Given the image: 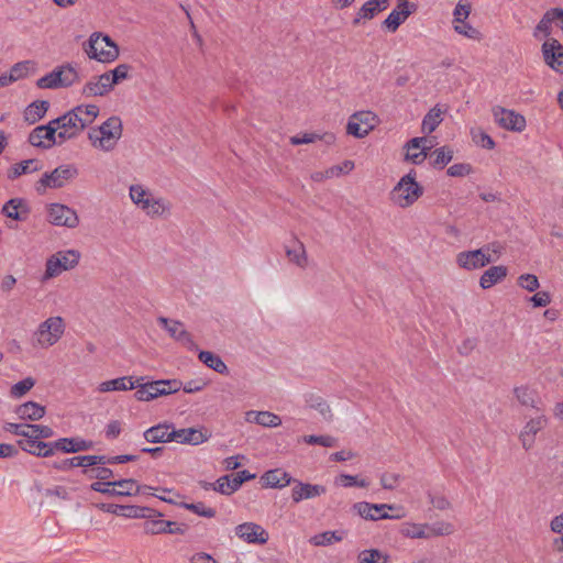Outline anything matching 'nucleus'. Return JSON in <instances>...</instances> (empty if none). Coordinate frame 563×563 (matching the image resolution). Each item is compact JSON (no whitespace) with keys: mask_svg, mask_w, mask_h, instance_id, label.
<instances>
[{"mask_svg":"<svg viewBox=\"0 0 563 563\" xmlns=\"http://www.w3.org/2000/svg\"><path fill=\"white\" fill-rule=\"evenodd\" d=\"M48 107L49 103L45 100L35 101L31 103L24 112L25 120L30 123H35L45 115V113L48 110Z\"/></svg>","mask_w":563,"mask_h":563,"instance_id":"nucleus-46","label":"nucleus"},{"mask_svg":"<svg viewBox=\"0 0 563 563\" xmlns=\"http://www.w3.org/2000/svg\"><path fill=\"white\" fill-rule=\"evenodd\" d=\"M135 383H133V377H119L111 380L102 382L99 385V391L108 393L115 390H130L134 389Z\"/></svg>","mask_w":563,"mask_h":563,"instance_id":"nucleus-44","label":"nucleus"},{"mask_svg":"<svg viewBox=\"0 0 563 563\" xmlns=\"http://www.w3.org/2000/svg\"><path fill=\"white\" fill-rule=\"evenodd\" d=\"M548 424V419L544 416H538L536 418H531L523 426L519 433V440L525 450H530L533 448L536 442V435L538 432L543 430Z\"/></svg>","mask_w":563,"mask_h":563,"instance_id":"nucleus-19","label":"nucleus"},{"mask_svg":"<svg viewBox=\"0 0 563 563\" xmlns=\"http://www.w3.org/2000/svg\"><path fill=\"white\" fill-rule=\"evenodd\" d=\"M472 11L471 3L460 0L453 11V23H460L467 20Z\"/></svg>","mask_w":563,"mask_h":563,"instance_id":"nucleus-57","label":"nucleus"},{"mask_svg":"<svg viewBox=\"0 0 563 563\" xmlns=\"http://www.w3.org/2000/svg\"><path fill=\"white\" fill-rule=\"evenodd\" d=\"M80 260V253L76 250L59 251L46 261L44 280L59 276L63 272L76 267Z\"/></svg>","mask_w":563,"mask_h":563,"instance_id":"nucleus-6","label":"nucleus"},{"mask_svg":"<svg viewBox=\"0 0 563 563\" xmlns=\"http://www.w3.org/2000/svg\"><path fill=\"white\" fill-rule=\"evenodd\" d=\"M518 285L528 290V291H534L539 288V279L533 274H522L518 277L517 280Z\"/></svg>","mask_w":563,"mask_h":563,"instance_id":"nucleus-62","label":"nucleus"},{"mask_svg":"<svg viewBox=\"0 0 563 563\" xmlns=\"http://www.w3.org/2000/svg\"><path fill=\"white\" fill-rule=\"evenodd\" d=\"M200 362H202L209 368L216 371L219 374H229V368L221 357L209 351H201L198 355Z\"/></svg>","mask_w":563,"mask_h":563,"instance_id":"nucleus-42","label":"nucleus"},{"mask_svg":"<svg viewBox=\"0 0 563 563\" xmlns=\"http://www.w3.org/2000/svg\"><path fill=\"white\" fill-rule=\"evenodd\" d=\"M122 121L119 117H110L100 126L92 128L88 137L95 148L112 151L122 136Z\"/></svg>","mask_w":563,"mask_h":563,"instance_id":"nucleus-1","label":"nucleus"},{"mask_svg":"<svg viewBox=\"0 0 563 563\" xmlns=\"http://www.w3.org/2000/svg\"><path fill=\"white\" fill-rule=\"evenodd\" d=\"M500 253L501 247L498 243H489L477 250L460 252L456 255V263L466 271L479 269L496 262Z\"/></svg>","mask_w":563,"mask_h":563,"instance_id":"nucleus-2","label":"nucleus"},{"mask_svg":"<svg viewBox=\"0 0 563 563\" xmlns=\"http://www.w3.org/2000/svg\"><path fill=\"white\" fill-rule=\"evenodd\" d=\"M168 424H157L148 428L144 432V438L147 442L152 443H161V442H170L174 441L172 438V431H169Z\"/></svg>","mask_w":563,"mask_h":563,"instance_id":"nucleus-38","label":"nucleus"},{"mask_svg":"<svg viewBox=\"0 0 563 563\" xmlns=\"http://www.w3.org/2000/svg\"><path fill=\"white\" fill-rule=\"evenodd\" d=\"M120 515L128 518L150 519L157 516L156 509L144 506H121Z\"/></svg>","mask_w":563,"mask_h":563,"instance_id":"nucleus-45","label":"nucleus"},{"mask_svg":"<svg viewBox=\"0 0 563 563\" xmlns=\"http://www.w3.org/2000/svg\"><path fill=\"white\" fill-rule=\"evenodd\" d=\"M3 429L14 435L24 439H48L54 435V430L48 426L7 422Z\"/></svg>","mask_w":563,"mask_h":563,"instance_id":"nucleus-11","label":"nucleus"},{"mask_svg":"<svg viewBox=\"0 0 563 563\" xmlns=\"http://www.w3.org/2000/svg\"><path fill=\"white\" fill-rule=\"evenodd\" d=\"M542 54L545 64L563 74V45L555 38H549L542 44Z\"/></svg>","mask_w":563,"mask_h":563,"instance_id":"nucleus-16","label":"nucleus"},{"mask_svg":"<svg viewBox=\"0 0 563 563\" xmlns=\"http://www.w3.org/2000/svg\"><path fill=\"white\" fill-rule=\"evenodd\" d=\"M345 534L346 532L343 530L324 531L311 537L309 542L314 547H327L342 541Z\"/></svg>","mask_w":563,"mask_h":563,"instance_id":"nucleus-41","label":"nucleus"},{"mask_svg":"<svg viewBox=\"0 0 563 563\" xmlns=\"http://www.w3.org/2000/svg\"><path fill=\"white\" fill-rule=\"evenodd\" d=\"M86 53L90 58L98 62L110 63L118 58L119 48L108 35L93 33L89 38Z\"/></svg>","mask_w":563,"mask_h":563,"instance_id":"nucleus-5","label":"nucleus"},{"mask_svg":"<svg viewBox=\"0 0 563 563\" xmlns=\"http://www.w3.org/2000/svg\"><path fill=\"white\" fill-rule=\"evenodd\" d=\"M306 404L309 408L317 410L324 420L331 421L333 415L329 404L318 394L309 393L305 397Z\"/></svg>","mask_w":563,"mask_h":563,"instance_id":"nucleus-37","label":"nucleus"},{"mask_svg":"<svg viewBox=\"0 0 563 563\" xmlns=\"http://www.w3.org/2000/svg\"><path fill=\"white\" fill-rule=\"evenodd\" d=\"M388 5L389 0H369L365 2L356 13V16L353 20V24H360L362 19H373L378 12L387 9Z\"/></svg>","mask_w":563,"mask_h":563,"instance_id":"nucleus-29","label":"nucleus"},{"mask_svg":"<svg viewBox=\"0 0 563 563\" xmlns=\"http://www.w3.org/2000/svg\"><path fill=\"white\" fill-rule=\"evenodd\" d=\"M48 222L57 227L74 229L79 224L77 212L63 203H51L47 208Z\"/></svg>","mask_w":563,"mask_h":563,"instance_id":"nucleus-9","label":"nucleus"},{"mask_svg":"<svg viewBox=\"0 0 563 563\" xmlns=\"http://www.w3.org/2000/svg\"><path fill=\"white\" fill-rule=\"evenodd\" d=\"M52 445L54 448V452L62 451L63 453H77L90 450L93 443L92 441L80 438H60L52 442Z\"/></svg>","mask_w":563,"mask_h":563,"instance_id":"nucleus-24","label":"nucleus"},{"mask_svg":"<svg viewBox=\"0 0 563 563\" xmlns=\"http://www.w3.org/2000/svg\"><path fill=\"white\" fill-rule=\"evenodd\" d=\"M65 332L62 317H49L37 327L33 333L34 346L48 349L56 344Z\"/></svg>","mask_w":563,"mask_h":563,"instance_id":"nucleus-4","label":"nucleus"},{"mask_svg":"<svg viewBox=\"0 0 563 563\" xmlns=\"http://www.w3.org/2000/svg\"><path fill=\"white\" fill-rule=\"evenodd\" d=\"M144 384L152 399H155L159 396L174 394L181 388V383L177 379L155 380Z\"/></svg>","mask_w":563,"mask_h":563,"instance_id":"nucleus-25","label":"nucleus"},{"mask_svg":"<svg viewBox=\"0 0 563 563\" xmlns=\"http://www.w3.org/2000/svg\"><path fill=\"white\" fill-rule=\"evenodd\" d=\"M423 195V187L416 181V172L411 169L402 176L390 192L391 201L400 207L412 206Z\"/></svg>","mask_w":563,"mask_h":563,"instance_id":"nucleus-3","label":"nucleus"},{"mask_svg":"<svg viewBox=\"0 0 563 563\" xmlns=\"http://www.w3.org/2000/svg\"><path fill=\"white\" fill-rule=\"evenodd\" d=\"M91 490L101 493L107 496L117 497V488H114L113 482H93L90 485Z\"/></svg>","mask_w":563,"mask_h":563,"instance_id":"nucleus-64","label":"nucleus"},{"mask_svg":"<svg viewBox=\"0 0 563 563\" xmlns=\"http://www.w3.org/2000/svg\"><path fill=\"white\" fill-rule=\"evenodd\" d=\"M71 111L82 130L89 126L99 114V108L96 104L77 106Z\"/></svg>","mask_w":563,"mask_h":563,"instance_id":"nucleus-36","label":"nucleus"},{"mask_svg":"<svg viewBox=\"0 0 563 563\" xmlns=\"http://www.w3.org/2000/svg\"><path fill=\"white\" fill-rule=\"evenodd\" d=\"M157 323L168 332L170 338L186 347L192 349L196 346L191 334L185 329L183 322L166 317H158Z\"/></svg>","mask_w":563,"mask_h":563,"instance_id":"nucleus-15","label":"nucleus"},{"mask_svg":"<svg viewBox=\"0 0 563 563\" xmlns=\"http://www.w3.org/2000/svg\"><path fill=\"white\" fill-rule=\"evenodd\" d=\"M508 269L506 266L498 265L492 266L486 269L479 278V286L483 289H488L501 282L507 276Z\"/></svg>","mask_w":563,"mask_h":563,"instance_id":"nucleus-33","label":"nucleus"},{"mask_svg":"<svg viewBox=\"0 0 563 563\" xmlns=\"http://www.w3.org/2000/svg\"><path fill=\"white\" fill-rule=\"evenodd\" d=\"M335 484L342 485L344 487H368L369 482L367 479H358L357 476L349 475V474H341L338 477H335Z\"/></svg>","mask_w":563,"mask_h":563,"instance_id":"nucleus-55","label":"nucleus"},{"mask_svg":"<svg viewBox=\"0 0 563 563\" xmlns=\"http://www.w3.org/2000/svg\"><path fill=\"white\" fill-rule=\"evenodd\" d=\"M401 534L411 539H429L428 525L404 523L400 530Z\"/></svg>","mask_w":563,"mask_h":563,"instance_id":"nucleus-47","label":"nucleus"},{"mask_svg":"<svg viewBox=\"0 0 563 563\" xmlns=\"http://www.w3.org/2000/svg\"><path fill=\"white\" fill-rule=\"evenodd\" d=\"M113 85L110 80V75L104 73L89 80L82 88V95L86 97L104 96L111 91Z\"/></svg>","mask_w":563,"mask_h":563,"instance_id":"nucleus-22","label":"nucleus"},{"mask_svg":"<svg viewBox=\"0 0 563 563\" xmlns=\"http://www.w3.org/2000/svg\"><path fill=\"white\" fill-rule=\"evenodd\" d=\"M493 115L495 122L505 130L521 132L526 129L525 117L514 110L497 106L493 108Z\"/></svg>","mask_w":563,"mask_h":563,"instance_id":"nucleus-12","label":"nucleus"},{"mask_svg":"<svg viewBox=\"0 0 563 563\" xmlns=\"http://www.w3.org/2000/svg\"><path fill=\"white\" fill-rule=\"evenodd\" d=\"M514 391L521 405L536 407V393L532 389L521 386L516 387Z\"/></svg>","mask_w":563,"mask_h":563,"instance_id":"nucleus-54","label":"nucleus"},{"mask_svg":"<svg viewBox=\"0 0 563 563\" xmlns=\"http://www.w3.org/2000/svg\"><path fill=\"white\" fill-rule=\"evenodd\" d=\"M18 445L24 452L41 457H49L54 455L52 442H43L40 439H21Z\"/></svg>","mask_w":563,"mask_h":563,"instance_id":"nucleus-23","label":"nucleus"},{"mask_svg":"<svg viewBox=\"0 0 563 563\" xmlns=\"http://www.w3.org/2000/svg\"><path fill=\"white\" fill-rule=\"evenodd\" d=\"M303 441L307 444H319L325 448H332L336 444V439L331 435H305Z\"/></svg>","mask_w":563,"mask_h":563,"instance_id":"nucleus-58","label":"nucleus"},{"mask_svg":"<svg viewBox=\"0 0 563 563\" xmlns=\"http://www.w3.org/2000/svg\"><path fill=\"white\" fill-rule=\"evenodd\" d=\"M113 484L114 488H117V497L136 496L140 495V492H143L144 489H154L148 485H139L137 482L133 478L113 481Z\"/></svg>","mask_w":563,"mask_h":563,"instance_id":"nucleus-32","label":"nucleus"},{"mask_svg":"<svg viewBox=\"0 0 563 563\" xmlns=\"http://www.w3.org/2000/svg\"><path fill=\"white\" fill-rule=\"evenodd\" d=\"M246 419L263 427H278L282 424L280 417L269 411L251 410L246 413Z\"/></svg>","mask_w":563,"mask_h":563,"instance_id":"nucleus-40","label":"nucleus"},{"mask_svg":"<svg viewBox=\"0 0 563 563\" xmlns=\"http://www.w3.org/2000/svg\"><path fill=\"white\" fill-rule=\"evenodd\" d=\"M286 255L288 260L291 263H295L297 266L301 268H305L307 266V254L305 246L301 242H297L296 247L294 249L287 247Z\"/></svg>","mask_w":563,"mask_h":563,"instance_id":"nucleus-48","label":"nucleus"},{"mask_svg":"<svg viewBox=\"0 0 563 563\" xmlns=\"http://www.w3.org/2000/svg\"><path fill=\"white\" fill-rule=\"evenodd\" d=\"M441 110L433 108L431 109L422 120V132L423 133H432L439 124L442 122Z\"/></svg>","mask_w":563,"mask_h":563,"instance_id":"nucleus-49","label":"nucleus"},{"mask_svg":"<svg viewBox=\"0 0 563 563\" xmlns=\"http://www.w3.org/2000/svg\"><path fill=\"white\" fill-rule=\"evenodd\" d=\"M360 563H386V558L378 550H364L358 555Z\"/></svg>","mask_w":563,"mask_h":563,"instance_id":"nucleus-61","label":"nucleus"},{"mask_svg":"<svg viewBox=\"0 0 563 563\" xmlns=\"http://www.w3.org/2000/svg\"><path fill=\"white\" fill-rule=\"evenodd\" d=\"M172 438L177 443L198 445L206 442L210 438V433L202 429L187 428L172 430Z\"/></svg>","mask_w":563,"mask_h":563,"instance_id":"nucleus-21","label":"nucleus"},{"mask_svg":"<svg viewBox=\"0 0 563 563\" xmlns=\"http://www.w3.org/2000/svg\"><path fill=\"white\" fill-rule=\"evenodd\" d=\"M376 121L377 117L372 111L356 112L350 118L346 132L350 135L362 139L375 128Z\"/></svg>","mask_w":563,"mask_h":563,"instance_id":"nucleus-10","label":"nucleus"},{"mask_svg":"<svg viewBox=\"0 0 563 563\" xmlns=\"http://www.w3.org/2000/svg\"><path fill=\"white\" fill-rule=\"evenodd\" d=\"M59 88L70 87L79 80L77 70L69 64L56 67L51 71Z\"/></svg>","mask_w":563,"mask_h":563,"instance_id":"nucleus-30","label":"nucleus"},{"mask_svg":"<svg viewBox=\"0 0 563 563\" xmlns=\"http://www.w3.org/2000/svg\"><path fill=\"white\" fill-rule=\"evenodd\" d=\"M255 478V474H251L249 471L243 470L238 473L230 475L231 488L236 492L244 482Z\"/></svg>","mask_w":563,"mask_h":563,"instance_id":"nucleus-60","label":"nucleus"},{"mask_svg":"<svg viewBox=\"0 0 563 563\" xmlns=\"http://www.w3.org/2000/svg\"><path fill=\"white\" fill-rule=\"evenodd\" d=\"M131 66L128 64H120L114 69L107 71L110 75V80L112 85H117L120 81L129 78V71Z\"/></svg>","mask_w":563,"mask_h":563,"instance_id":"nucleus-59","label":"nucleus"},{"mask_svg":"<svg viewBox=\"0 0 563 563\" xmlns=\"http://www.w3.org/2000/svg\"><path fill=\"white\" fill-rule=\"evenodd\" d=\"M427 142L426 137H413L407 144L406 158L411 161L413 164H420L427 157V147H422V144Z\"/></svg>","mask_w":563,"mask_h":563,"instance_id":"nucleus-35","label":"nucleus"},{"mask_svg":"<svg viewBox=\"0 0 563 563\" xmlns=\"http://www.w3.org/2000/svg\"><path fill=\"white\" fill-rule=\"evenodd\" d=\"M41 168L36 159H25L11 166L7 175L9 179L13 180L24 174L37 172Z\"/></svg>","mask_w":563,"mask_h":563,"instance_id":"nucleus-43","label":"nucleus"},{"mask_svg":"<svg viewBox=\"0 0 563 563\" xmlns=\"http://www.w3.org/2000/svg\"><path fill=\"white\" fill-rule=\"evenodd\" d=\"M263 485L271 488H283L292 483L294 478L284 470H269L261 477Z\"/></svg>","mask_w":563,"mask_h":563,"instance_id":"nucleus-26","label":"nucleus"},{"mask_svg":"<svg viewBox=\"0 0 563 563\" xmlns=\"http://www.w3.org/2000/svg\"><path fill=\"white\" fill-rule=\"evenodd\" d=\"M453 29L457 34L463 35L467 38L481 40V32L476 27L467 23L466 20L460 23H453Z\"/></svg>","mask_w":563,"mask_h":563,"instance_id":"nucleus-53","label":"nucleus"},{"mask_svg":"<svg viewBox=\"0 0 563 563\" xmlns=\"http://www.w3.org/2000/svg\"><path fill=\"white\" fill-rule=\"evenodd\" d=\"M57 133L55 124L49 121L46 125L36 126L30 133L29 142L35 147L51 148L54 144L58 143L56 141Z\"/></svg>","mask_w":563,"mask_h":563,"instance_id":"nucleus-17","label":"nucleus"},{"mask_svg":"<svg viewBox=\"0 0 563 563\" xmlns=\"http://www.w3.org/2000/svg\"><path fill=\"white\" fill-rule=\"evenodd\" d=\"M235 536L246 543L265 544L268 539V532L258 523L244 522L235 527Z\"/></svg>","mask_w":563,"mask_h":563,"instance_id":"nucleus-14","label":"nucleus"},{"mask_svg":"<svg viewBox=\"0 0 563 563\" xmlns=\"http://www.w3.org/2000/svg\"><path fill=\"white\" fill-rule=\"evenodd\" d=\"M2 213L13 220L22 221L25 220L30 213V208L25 200L12 198L3 205Z\"/></svg>","mask_w":563,"mask_h":563,"instance_id":"nucleus-27","label":"nucleus"},{"mask_svg":"<svg viewBox=\"0 0 563 563\" xmlns=\"http://www.w3.org/2000/svg\"><path fill=\"white\" fill-rule=\"evenodd\" d=\"M417 4L409 1L400 2L388 16L384 20L383 25L390 32H396L397 29L407 20L409 15L415 13Z\"/></svg>","mask_w":563,"mask_h":563,"instance_id":"nucleus-18","label":"nucleus"},{"mask_svg":"<svg viewBox=\"0 0 563 563\" xmlns=\"http://www.w3.org/2000/svg\"><path fill=\"white\" fill-rule=\"evenodd\" d=\"M157 516L151 517L143 523V531L146 534L156 536L165 534L166 528L170 526V520H164L163 512L156 510Z\"/></svg>","mask_w":563,"mask_h":563,"instance_id":"nucleus-39","label":"nucleus"},{"mask_svg":"<svg viewBox=\"0 0 563 563\" xmlns=\"http://www.w3.org/2000/svg\"><path fill=\"white\" fill-rule=\"evenodd\" d=\"M202 487L205 489L212 488L216 492H219V493H221L223 495H231V494H233V490H232L231 484H230V475L221 476L213 484H211V483H203Z\"/></svg>","mask_w":563,"mask_h":563,"instance_id":"nucleus-52","label":"nucleus"},{"mask_svg":"<svg viewBox=\"0 0 563 563\" xmlns=\"http://www.w3.org/2000/svg\"><path fill=\"white\" fill-rule=\"evenodd\" d=\"M292 483H296V485L291 489V499L296 504L327 493V488L323 485L302 483L296 479Z\"/></svg>","mask_w":563,"mask_h":563,"instance_id":"nucleus-20","label":"nucleus"},{"mask_svg":"<svg viewBox=\"0 0 563 563\" xmlns=\"http://www.w3.org/2000/svg\"><path fill=\"white\" fill-rule=\"evenodd\" d=\"M432 165L435 168L442 169L453 158V152L446 146L439 147L431 154Z\"/></svg>","mask_w":563,"mask_h":563,"instance_id":"nucleus-50","label":"nucleus"},{"mask_svg":"<svg viewBox=\"0 0 563 563\" xmlns=\"http://www.w3.org/2000/svg\"><path fill=\"white\" fill-rule=\"evenodd\" d=\"M454 532V527L450 522H437L432 526L428 525V538L449 536Z\"/></svg>","mask_w":563,"mask_h":563,"instance_id":"nucleus-56","label":"nucleus"},{"mask_svg":"<svg viewBox=\"0 0 563 563\" xmlns=\"http://www.w3.org/2000/svg\"><path fill=\"white\" fill-rule=\"evenodd\" d=\"M158 499H161L162 501H165L167 504L177 505L181 508H185L187 510H190V511L197 514L198 516L206 517V518H213L217 514L216 509L206 507L205 504L201 501L191 503V504L184 503V501L178 503V501H176V499L167 498L165 496H158Z\"/></svg>","mask_w":563,"mask_h":563,"instance_id":"nucleus-34","label":"nucleus"},{"mask_svg":"<svg viewBox=\"0 0 563 563\" xmlns=\"http://www.w3.org/2000/svg\"><path fill=\"white\" fill-rule=\"evenodd\" d=\"M353 509L364 519L379 520V519H401L402 514L389 515L386 509H398L396 505L388 504H369L366 501H358L353 505Z\"/></svg>","mask_w":563,"mask_h":563,"instance_id":"nucleus-8","label":"nucleus"},{"mask_svg":"<svg viewBox=\"0 0 563 563\" xmlns=\"http://www.w3.org/2000/svg\"><path fill=\"white\" fill-rule=\"evenodd\" d=\"M52 123L55 124V128L58 132V144H62L67 140L76 137L80 132L84 131L80 124L77 122V118L71 110L66 112L62 117L52 120Z\"/></svg>","mask_w":563,"mask_h":563,"instance_id":"nucleus-13","label":"nucleus"},{"mask_svg":"<svg viewBox=\"0 0 563 563\" xmlns=\"http://www.w3.org/2000/svg\"><path fill=\"white\" fill-rule=\"evenodd\" d=\"M35 385V379L33 377H26L16 384H14L10 389V395L13 398H21L27 391H30Z\"/></svg>","mask_w":563,"mask_h":563,"instance_id":"nucleus-51","label":"nucleus"},{"mask_svg":"<svg viewBox=\"0 0 563 563\" xmlns=\"http://www.w3.org/2000/svg\"><path fill=\"white\" fill-rule=\"evenodd\" d=\"M77 169L70 165H62L51 173H45L35 184L36 191L42 195L47 188H62L77 176Z\"/></svg>","mask_w":563,"mask_h":563,"instance_id":"nucleus-7","label":"nucleus"},{"mask_svg":"<svg viewBox=\"0 0 563 563\" xmlns=\"http://www.w3.org/2000/svg\"><path fill=\"white\" fill-rule=\"evenodd\" d=\"M152 195L145 190L141 185H132L130 187V198L137 206L141 207L146 198H150Z\"/></svg>","mask_w":563,"mask_h":563,"instance_id":"nucleus-63","label":"nucleus"},{"mask_svg":"<svg viewBox=\"0 0 563 563\" xmlns=\"http://www.w3.org/2000/svg\"><path fill=\"white\" fill-rule=\"evenodd\" d=\"M147 216L161 217L168 214L172 209L170 202L165 198H146L140 207Z\"/></svg>","mask_w":563,"mask_h":563,"instance_id":"nucleus-28","label":"nucleus"},{"mask_svg":"<svg viewBox=\"0 0 563 563\" xmlns=\"http://www.w3.org/2000/svg\"><path fill=\"white\" fill-rule=\"evenodd\" d=\"M14 412L22 420L37 421L44 417L46 410L44 406L35 401H26L18 406Z\"/></svg>","mask_w":563,"mask_h":563,"instance_id":"nucleus-31","label":"nucleus"}]
</instances>
